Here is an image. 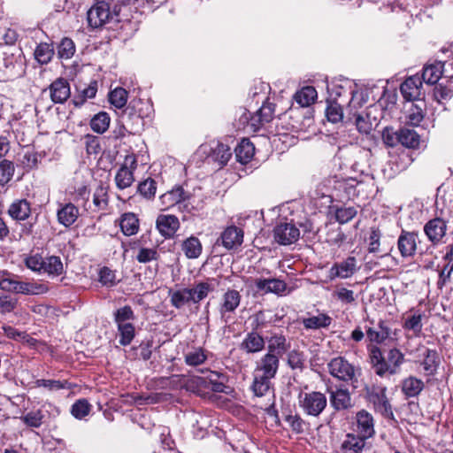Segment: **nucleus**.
Segmentation results:
<instances>
[{
	"mask_svg": "<svg viewBox=\"0 0 453 453\" xmlns=\"http://www.w3.org/2000/svg\"><path fill=\"white\" fill-rule=\"evenodd\" d=\"M370 359L375 373L384 377L395 375L400 372L404 362V355L400 349L392 348L384 356L379 347L372 346L370 349Z\"/></svg>",
	"mask_w": 453,
	"mask_h": 453,
	"instance_id": "nucleus-1",
	"label": "nucleus"
},
{
	"mask_svg": "<svg viewBox=\"0 0 453 453\" xmlns=\"http://www.w3.org/2000/svg\"><path fill=\"white\" fill-rule=\"evenodd\" d=\"M327 369L330 375L339 380L349 382L354 387L361 375V368L355 366L343 357L332 358L327 364Z\"/></svg>",
	"mask_w": 453,
	"mask_h": 453,
	"instance_id": "nucleus-2",
	"label": "nucleus"
},
{
	"mask_svg": "<svg viewBox=\"0 0 453 453\" xmlns=\"http://www.w3.org/2000/svg\"><path fill=\"white\" fill-rule=\"evenodd\" d=\"M298 404L306 415L318 417L326 409L327 399L325 394L319 391L301 392Z\"/></svg>",
	"mask_w": 453,
	"mask_h": 453,
	"instance_id": "nucleus-3",
	"label": "nucleus"
},
{
	"mask_svg": "<svg viewBox=\"0 0 453 453\" xmlns=\"http://www.w3.org/2000/svg\"><path fill=\"white\" fill-rule=\"evenodd\" d=\"M112 19L110 4L97 1L87 12L88 26L90 29H101Z\"/></svg>",
	"mask_w": 453,
	"mask_h": 453,
	"instance_id": "nucleus-4",
	"label": "nucleus"
},
{
	"mask_svg": "<svg viewBox=\"0 0 453 453\" xmlns=\"http://www.w3.org/2000/svg\"><path fill=\"white\" fill-rule=\"evenodd\" d=\"M386 387L372 386L367 388V398L374 409L385 418H393L391 404L386 395Z\"/></svg>",
	"mask_w": 453,
	"mask_h": 453,
	"instance_id": "nucleus-5",
	"label": "nucleus"
},
{
	"mask_svg": "<svg viewBox=\"0 0 453 453\" xmlns=\"http://www.w3.org/2000/svg\"><path fill=\"white\" fill-rule=\"evenodd\" d=\"M241 301V293L238 290L228 288L221 296L219 303V312L221 319L226 322L240 306Z\"/></svg>",
	"mask_w": 453,
	"mask_h": 453,
	"instance_id": "nucleus-6",
	"label": "nucleus"
},
{
	"mask_svg": "<svg viewBox=\"0 0 453 453\" xmlns=\"http://www.w3.org/2000/svg\"><path fill=\"white\" fill-rule=\"evenodd\" d=\"M274 239L280 245H290L298 241L300 230L293 223H280L273 230Z\"/></svg>",
	"mask_w": 453,
	"mask_h": 453,
	"instance_id": "nucleus-7",
	"label": "nucleus"
},
{
	"mask_svg": "<svg viewBox=\"0 0 453 453\" xmlns=\"http://www.w3.org/2000/svg\"><path fill=\"white\" fill-rule=\"evenodd\" d=\"M136 168V159L127 157L125 164L118 170L115 175V183L119 189L129 188L134 181V170Z\"/></svg>",
	"mask_w": 453,
	"mask_h": 453,
	"instance_id": "nucleus-8",
	"label": "nucleus"
},
{
	"mask_svg": "<svg viewBox=\"0 0 453 453\" xmlns=\"http://www.w3.org/2000/svg\"><path fill=\"white\" fill-rule=\"evenodd\" d=\"M446 232L447 224L441 218L430 219L424 226V233L434 246H436L442 242L443 237L446 235Z\"/></svg>",
	"mask_w": 453,
	"mask_h": 453,
	"instance_id": "nucleus-9",
	"label": "nucleus"
},
{
	"mask_svg": "<svg viewBox=\"0 0 453 453\" xmlns=\"http://www.w3.org/2000/svg\"><path fill=\"white\" fill-rule=\"evenodd\" d=\"M200 150L203 153H209L208 157L212 161L218 163L219 166L221 168L230 159L232 153L229 146L223 144L221 142L212 143L210 146L202 145L200 147Z\"/></svg>",
	"mask_w": 453,
	"mask_h": 453,
	"instance_id": "nucleus-10",
	"label": "nucleus"
},
{
	"mask_svg": "<svg viewBox=\"0 0 453 453\" xmlns=\"http://www.w3.org/2000/svg\"><path fill=\"white\" fill-rule=\"evenodd\" d=\"M356 270V258L349 257L345 260L333 265L328 271V278L330 280H334L336 278L348 279L355 273Z\"/></svg>",
	"mask_w": 453,
	"mask_h": 453,
	"instance_id": "nucleus-11",
	"label": "nucleus"
},
{
	"mask_svg": "<svg viewBox=\"0 0 453 453\" xmlns=\"http://www.w3.org/2000/svg\"><path fill=\"white\" fill-rule=\"evenodd\" d=\"M219 285V281L218 279L209 278L205 281L196 283L193 288H188V290L190 291L191 303H200L209 293L213 292Z\"/></svg>",
	"mask_w": 453,
	"mask_h": 453,
	"instance_id": "nucleus-12",
	"label": "nucleus"
},
{
	"mask_svg": "<svg viewBox=\"0 0 453 453\" xmlns=\"http://www.w3.org/2000/svg\"><path fill=\"white\" fill-rule=\"evenodd\" d=\"M254 285L257 292L262 294L273 293L280 296L287 289V284L283 280L275 278H257L254 280Z\"/></svg>",
	"mask_w": 453,
	"mask_h": 453,
	"instance_id": "nucleus-13",
	"label": "nucleus"
},
{
	"mask_svg": "<svg viewBox=\"0 0 453 453\" xmlns=\"http://www.w3.org/2000/svg\"><path fill=\"white\" fill-rule=\"evenodd\" d=\"M401 93L404 99L412 102L418 100L422 95V80L418 75L407 78L400 87Z\"/></svg>",
	"mask_w": 453,
	"mask_h": 453,
	"instance_id": "nucleus-14",
	"label": "nucleus"
},
{
	"mask_svg": "<svg viewBox=\"0 0 453 453\" xmlns=\"http://www.w3.org/2000/svg\"><path fill=\"white\" fill-rule=\"evenodd\" d=\"M243 235L242 228L234 225L228 226L220 234L221 243L226 250L237 249L243 242Z\"/></svg>",
	"mask_w": 453,
	"mask_h": 453,
	"instance_id": "nucleus-15",
	"label": "nucleus"
},
{
	"mask_svg": "<svg viewBox=\"0 0 453 453\" xmlns=\"http://www.w3.org/2000/svg\"><path fill=\"white\" fill-rule=\"evenodd\" d=\"M265 338L257 331L249 332L240 343V349L247 354H254L265 349Z\"/></svg>",
	"mask_w": 453,
	"mask_h": 453,
	"instance_id": "nucleus-16",
	"label": "nucleus"
},
{
	"mask_svg": "<svg viewBox=\"0 0 453 453\" xmlns=\"http://www.w3.org/2000/svg\"><path fill=\"white\" fill-rule=\"evenodd\" d=\"M418 234L403 230L398 237L397 248L403 257H413L417 250Z\"/></svg>",
	"mask_w": 453,
	"mask_h": 453,
	"instance_id": "nucleus-17",
	"label": "nucleus"
},
{
	"mask_svg": "<svg viewBox=\"0 0 453 453\" xmlns=\"http://www.w3.org/2000/svg\"><path fill=\"white\" fill-rule=\"evenodd\" d=\"M357 432L363 438L369 439L375 434L374 419L371 413L361 410L356 414Z\"/></svg>",
	"mask_w": 453,
	"mask_h": 453,
	"instance_id": "nucleus-18",
	"label": "nucleus"
},
{
	"mask_svg": "<svg viewBox=\"0 0 453 453\" xmlns=\"http://www.w3.org/2000/svg\"><path fill=\"white\" fill-rule=\"evenodd\" d=\"M50 96L54 104L65 103L71 95L69 82L64 78H58L49 87Z\"/></svg>",
	"mask_w": 453,
	"mask_h": 453,
	"instance_id": "nucleus-19",
	"label": "nucleus"
},
{
	"mask_svg": "<svg viewBox=\"0 0 453 453\" xmlns=\"http://www.w3.org/2000/svg\"><path fill=\"white\" fill-rule=\"evenodd\" d=\"M328 392L330 403L335 411H345L353 406L349 389L339 388L335 390H329Z\"/></svg>",
	"mask_w": 453,
	"mask_h": 453,
	"instance_id": "nucleus-20",
	"label": "nucleus"
},
{
	"mask_svg": "<svg viewBox=\"0 0 453 453\" xmlns=\"http://www.w3.org/2000/svg\"><path fill=\"white\" fill-rule=\"evenodd\" d=\"M156 226L165 238H171L180 228V221L174 215L162 214L157 217Z\"/></svg>",
	"mask_w": 453,
	"mask_h": 453,
	"instance_id": "nucleus-21",
	"label": "nucleus"
},
{
	"mask_svg": "<svg viewBox=\"0 0 453 453\" xmlns=\"http://www.w3.org/2000/svg\"><path fill=\"white\" fill-rule=\"evenodd\" d=\"M280 357L277 355L266 353L257 365L255 372L265 375V377L274 378L279 369Z\"/></svg>",
	"mask_w": 453,
	"mask_h": 453,
	"instance_id": "nucleus-22",
	"label": "nucleus"
},
{
	"mask_svg": "<svg viewBox=\"0 0 453 453\" xmlns=\"http://www.w3.org/2000/svg\"><path fill=\"white\" fill-rule=\"evenodd\" d=\"M332 321L333 319L329 315L319 311H317L316 314L308 313L306 318L302 319V324L306 330L327 328Z\"/></svg>",
	"mask_w": 453,
	"mask_h": 453,
	"instance_id": "nucleus-23",
	"label": "nucleus"
},
{
	"mask_svg": "<svg viewBox=\"0 0 453 453\" xmlns=\"http://www.w3.org/2000/svg\"><path fill=\"white\" fill-rule=\"evenodd\" d=\"M267 343V353L277 355L279 357L290 349V342H288L286 336L279 333L271 334Z\"/></svg>",
	"mask_w": 453,
	"mask_h": 453,
	"instance_id": "nucleus-24",
	"label": "nucleus"
},
{
	"mask_svg": "<svg viewBox=\"0 0 453 453\" xmlns=\"http://www.w3.org/2000/svg\"><path fill=\"white\" fill-rule=\"evenodd\" d=\"M188 197V194L184 191V189L178 186L173 188L172 190L163 194L160 196V202L163 206H165L164 210L169 209L176 204L180 203L185 201Z\"/></svg>",
	"mask_w": 453,
	"mask_h": 453,
	"instance_id": "nucleus-25",
	"label": "nucleus"
},
{
	"mask_svg": "<svg viewBox=\"0 0 453 453\" xmlns=\"http://www.w3.org/2000/svg\"><path fill=\"white\" fill-rule=\"evenodd\" d=\"M274 110L275 107L273 103L265 102L257 111L256 115L251 117V126L255 128H258L265 123L270 122L273 119Z\"/></svg>",
	"mask_w": 453,
	"mask_h": 453,
	"instance_id": "nucleus-26",
	"label": "nucleus"
},
{
	"mask_svg": "<svg viewBox=\"0 0 453 453\" xmlns=\"http://www.w3.org/2000/svg\"><path fill=\"white\" fill-rule=\"evenodd\" d=\"M391 329L388 326L385 321L380 320L377 327H368L366 329V335L372 342L377 344L384 342L390 337Z\"/></svg>",
	"mask_w": 453,
	"mask_h": 453,
	"instance_id": "nucleus-27",
	"label": "nucleus"
},
{
	"mask_svg": "<svg viewBox=\"0 0 453 453\" xmlns=\"http://www.w3.org/2000/svg\"><path fill=\"white\" fill-rule=\"evenodd\" d=\"M58 222L68 227L72 226L79 217V209L73 203H65L57 213Z\"/></svg>",
	"mask_w": 453,
	"mask_h": 453,
	"instance_id": "nucleus-28",
	"label": "nucleus"
},
{
	"mask_svg": "<svg viewBox=\"0 0 453 453\" xmlns=\"http://www.w3.org/2000/svg\"><path fill=\"white\" fill-rule=\"evenodd\" d=\"M425 384L422 380L414 376H409L402 381V392L403 395L410 397L418 396L424 389Z\"/></svg>",
	"mask_w": 453,
	"mask_h": 453,
	"instance_id": "nucleus-29",
	"label": "nucleus"
},
{
	"mask_svg": "<svg viewBox=\"0 0 453 453\" xmlns=\"http://www.w3.org/2000/svg\"><path fill=\"white\" fill-rule=\"evenodd\" d=\"M366 438L352 434H348L342 444L343 453H362L365 446Z\"/></svg>",
	"mask_w": 453,
	"mask_h": 453,
	"instance_id": "nucleus-30",
	"label": "nucleus"
},
{
	"mask_svg": "<svg viewBox=\"0 0 453 453\" xmlns=\"http://www.w3.org/2000/svg\"><path fill=\"white\" fill-rule=\"evenodd\" d=\"M396 140L409 149H417L420 143V136L416 131L409 128H401L395 133Z\"/></svg>",
	"mask_w": 453,
	"mask_h": 453,
	"instance_id": "nucleus-31",
	"label": "nucleus"
},
{
	"mask_svg": "<svg viewBox=\"0 0 453 453\" xmlns=\"http://www.w3.org/2000/svg\"><path fill=\"white\" fill-rule=\"evenodd\" d=\"M8 213L13 219L25 220L31 213L30 203L25 199L17 200L10 205Z\"/></svg>",
	"mask_w": 453,
	"mask_h": 453,
	"instance_id": "nucleus-32",
	"label": "nucleus"
},
{
	"mask_svg": "<svg viewBox=\"0 0 453 453\" xmlns=\"http://www.w3.org/2000/svg\"><path fill=\"white\" fill-rule=\"evenodd\" d=\"M444 63L441 61L428 65L424 67L421 80L427 84H435L443 73Z\"/></svg>",
	"mask_w": 453,
	"mask_h": 453,
	"instance_id": "nucleus-33",
	"label": "nucleus"
},
{
	"mask_svg": "<svg viewBox=\"0 0 453 453\" xmlns=\"http://www.w3.org/2000/svg\"><path fill=\"white\" fill-rule=\"evenodd\" d=\"M423 314L419 311L409 315L403 319V328L405 331L411 332L414 336H420L423 328Z\"/></svg>",
	"mask_w": 453,
	"mask_h": 453,
	"instance_id": "nucleus-34",
	"label": "nucleus"
},
{
	"mask_svg": "<svg viewBox=\"0 0 453 453\" xmlns=\"http://www.w3.org/2000/svg\"><path fill=\"white\" fill-rule=\"evenodd\" d=\"M424 359L421 365L427 375H434L440 365V357L436 350L426 349L424 352Z\"/></svg>",
	"mask_w": 453,
	"mask_h": 453,
	"instance_id": "nucleus-35",
	"label": "nucleus"
},
{
	"mask_svg": "<svg viewBox=\"0 0 453 453\" xmlns=\"http://www.w3.org/2000/svg\"><path fill=\"white\" fill-rule=\"evenodd\" d=\"M234 151L237 160L242 164H247L254 156L255 147L249 139H242Z\"/></svg>",
	"mask_w": 453,
	"mask_h": 453,
	"instance_id": "nucleus-36",
	"label": "nucleus"
},
{
	"mask_svg": "<svg viewBox=\"0 0 453 453\" xmlns=\"http://www.w3.org/2000/svg\"><path fill=\"white\" fill-rule=\"evenodd\" d=\"M120 228L127 236L135 234L139 230V219L134 213H124L120 219Z\"/></svg>",
	"mask_w": 453,
	"mask_h": 453,
	"instance_id": "nucleus-37",
	"label": "nucleus"
},
{
	"mask_svg": "<svg viewBox=\"0 0 453 453\" xmlns=\"http://www.w3.org/2000/svg\"><path fill=\"white\" fill-rule=\"evenodd\" d=\"M317 96V91L313 87L306 86L295 94L294 99L300 106L307 107L315 102Z\"/></svg>",
	"mask_w": 453,
	"mask_h": 453,
	"instance_id": "nucleus-38",
	"label": "nucleus"
},
{
	"mask_svg": "<svg viewBox=\"0 0 453 453\" xmlns=\"http://www.w3.org/2000/svg\"><path fill=\"white\" fill-rule=\"evenodd\" d=\"M181 250L188 258H197L202 253V244L198 238L190 236L181 244Z\"/></svg>",
	"mask_w": 453,
	"mask_h": 453,
	"instance_id": "nucleus-39",
	"label": "nucleus"
},
{
	"mask_svg": "<svg viewBox=\"0 0 453 453\" xmlns=\"http://www.w3.org/2000/svg\"><path fill=\"white\" fill-rule=\"evenodd\" d=\"M54 48L52 44L42 42L35 50L34 55L36 61L41 65L50 63L54 56Z\"/></svg>",
	"mask_w": 453,
	"mask_h": 453,
	"instance_id": "nucleus-40",
	"label": "nucleus"
},
{
	"mask_svg": "<svg viewBox=\"0 0 453 453\" xmlns=\"http://www.w3.org/2000/svg\"><path fill=\"white\" fill-rule=\"evenodd\" d=\"M42 273L49 275H60L63 273V264L59 257L50 256L43 257Z\"/></svg>",
	"mask_w": 453,
	"mask_h": 453,
	"instance_id": "nucleus-41",
	"label": "nucleus"
},
{
	"mask_svg": "<svg viewBox=\"0 0 453 453\" xmlns=\"http://www.w3.org/2000/svg\"><path fill=\"white\" fill-rule=\"evenodd\" d=\"M272 379L271 377H265V375L255 372L252 384V390L255 395L257 396L265 395L270 389Z\"/></svg>",
	"mask_w": 453,
	"mask_h": 453,
	"instance_id": "nucleus-42",
	"label": "nucleus"
},
{
	"mask_svg": "<svg viewBox=\"0 0 453 453\" xmlns=\"http://www.w3.org/2000/svg\"><path fill=\"white\" fill-rule=\"evenodd\" d=\"M58 58L62 60H68L73 57L76 52L74 42L69 37H64L58 47Z\"/></svg>",
	"mask_w": 453,
	"mask_h": 453,
	"instance_id": "nucleus-43",
	"label": "nucleus"
},
{
	"mask_svg": "<svg viewBox=\"0 0 453 453\" xmlns=\"http://www.w3.org/2000/svg\"><path fill=\"white\" fill-rule=\"evenodd\" d=\"M111 118L105 111H100L90 120L91 129L97 134H104L110 126Z\"/></svg>",
	"mask_w": 453,
	"mask_h": 453,
	"instance_id": "nucleus-44",
	"label": "nucleus"
},
{
	"mask_svg": "<svg viewBox=\"0 0 453 453\" xmlns=\"http://www.w3.org/2000/svg\"><path fill=\"white\" fill-rule=\"evenodd\" d=\"M325 113L326 119L334 124L341 122L343 119V111L341 104L333 100L326 101Z\"/></svg>",
	"mask_w": 453,
	"mask_h": 453,
	"instance_id": "nucleus-45",
	"label": "nucleus"
},
{
	"mask_svg": "<svg viewBox=\"0 0 453 453\" xmlns=\"http://www.w3.org/2000/svg\"><path fill=\"white\" fill-rule=\"evenodd\" d=\"M170 302L176 309L182 308L185 304L191 303L190 291L188 290V288H185L171 292Z\"/></svg>",
	"mask_w": 453,
	"mask_h": 453,
	"instance_id": "nucleus-46",
	"label": "nucleus"
},
{
	"mask_svg": "<svg viewBox=\"0 0 453 453\" xmlns=\"http://www.w3.org/2000/svg\"><path fill=\"white\" fill-rule=\"evenodd\" d=\"M118 326V331L119 334V342L123 346H127L131 343L133 341L134 334H135V329L132 323L128 324H120Z\"/></svg>",
	"mask_w": 453,
	"mask_h": 453,
	"instance_id": "nucleus-47",
	"label": "nucleus"
},
{
	"mask_svg": "<svg viewBox=\"0 0 453 453\" xmlns=\"http://www.w3.org/2000/svg\"><path fill=\"white\" fill-rule=\"evenodd\" d=\"M185 363L190 366H196L203 364L207 359L205 351L201 348L194 349L185 354Z\"/></svg>",
	"mask_w": 453,
	"mask_h": 453,
	"instance_id": "nucleus-48",
	"label": "nucleus"
},
{
	"mask_svg": "<svg viewBox=\"0 0 453 453\" xmlns=\"http://www.w3.org/2000/svg\"><path fill=\"white\" fill-rule=\"evenodd\" d=\"M406 123L411 126H418L424 119L422 107L416 104H411L406 111Z\"/></svg>",
	"mask_w": 453,
	"mask_h": 453,
	"instance_id": "nucleus-49",
	"label": "nucleus"
},
{
	"mask_svg": "<svg viewBox=\"0 0 453 453\" xmlns=\"http://www.w3.org/2000/svg\"><path fill=\"white\" fill-rule=\"evenodd\" d=\"M109 101L116 108H123L127 102V91L123 88H116L110 92Z\"/></svg>",
	"mask_w": 453,
	"mask_h": 453,
	"instance_id": "nucleus-50",
	"label": "nucleus"
},
{
	"mask_svg": "<svg viewBox=\"0 0 453 453\" xmlns=\"http://www.w3.org/2000/svg\"><path fill=\"white\" fill-rule=\"evenodd\" d=\"M43 418L44 414L41 410L31 411L20 418L24 424L35 428H38L42 425Z\"/></svg>",
	"mask_w": 453,
	"mask_h": 453,
	"instance_id": "nucleus-51",
	"label": "nucleus"
},
{
	"mask_svg": "<svg viewBox=\"0 0 453 453\" xmlns=\"http://www.w3.org/2000/svg\"><path fill=\"white\" fill-rule=\"evenodd\" d=\"M137 189L144 198L151 199L156 195L157 182L151 178H147L138 185Z\"/></svg>",
	"mask_w": 453,
	"mask_h": 453,
	"instance_id": "nucleus-52",
	"label": "nucleus"
},
{
	"mask_svg": "<svg viewBox=\"0 0 453 453\" xmlns=\"http://www.w3.org/2000/svg\"><path fill=\"white\" fill-rule=\"evenodd\" d=\"M90 410L89 403L86 399H80L72 405L71 413L76 418L81 419L88 415Z\"/></svg>",
	"mask_w": 453,
	"mask_h": 453,
	"instance_id": "nucleus-53",
	"label": "nucleus"
},
{
	"mask_svg": "<svg viewBox=\"0 0 453 453\" xmlns=\"http://www.w3.org/2000/svg\"><path fill=\"white\" fill-rule=\"evenodd\" d=\"M14 173V165L12 161L4 159L0 162V185L8 183Z\"/></svg>",
	"mask_w": 453,
	"mask_h": 453,
	"instance_id": "nucleus-54",
	"label": "nucleus"
},
{
	"mask_svg": "<svg viewBox=\"0 0 453 453\" xmlns=\"http://www.w3.org/2000/svg\"><path fill=\"white\" fill-rule=\"evenodd\" d=\"M93 203L98 211L105 210L108 206V193L107 189L99 186L93 196Z\"/></svg>",
	"mask_w": 453,
	"mask_h": 453,
	"instance_id": "nucleus-55",
	"label": "nucleus"
},
{
	"mask_svg": "<svg viewBox=\"0 0 453 453\" xmlns=\"http://www.w3.org/2000/svg\"><path fill=\"white\" fill-rule=\"evenodd\" d=\"M134 319L132 308L128 305L118 309L114 313V320L117 325L131 323Z\"/></svg>",
	"mask_w": 453,
	"mask_h": 453,
	"instance_id": "nucleus-56",
	"label": "nucleus"
},
{
	"mask_svg": "<svg viewBox=\"0 0 453 453\" xmlns=\"http://www.w3.org/2000/svg\"><path fill=\"white\" fill-rule=\"evenodd\" d=\"M357 212L355 207H341L336 210L335 218L340 224H345L351 220L357 215Z\"/></svg>",
	"mask_w": 453,
	"mask_h": 453,
	"instance_id": "nucleus-57",
	"label": "nucleus"
},
{
	"mask_svg": "<svg viewBox=\"0 0 453 453\" xmlns=\"http://www.w3.org/2000/svg\"><path fill=\"white\" fill-rule=\"evenodd\" d=\"M447 263L443 265L442 269L439 273V279L437 281V287L442 289L443 287L449 281L451 273H453V262L446 261Z\"/></svg>",
	"mask_w": 453,
	"mask_h": 453,
	"instance_id": "nucleus-58",
	"label": "nucleus"
},
{
	"mask_svg": "<svg viewBox=\"0 0 453 453\" xmlns=\"http://www.w3.org/2000/svg\"><path fill=\"white\" fill-rule=\"evenodd\" d=\"M23 64L20 59V55L19 56V58H13V56L12 57V59L9 58H4V66L6 69L10 70V74L12 76H20L23 73Z\"/></svg>",
	"mask_w": 453,
	"mask_h": 453,
	"instance_id": "nucleus-59",
	"label": "nucleus"
},
{
	"mask_svg": "<svg viewBox=\"0 0 453 453\" xmlns=\"http://www.w3.org/2000/svg\"><path fill=\"white\" fill-rule=\"evenodd\" d=\"M284 419L294 432L297 434L303 432L305 422L298 414H288Z\"/></svg>",
	"mask_w": 453,
	"mask_h": 453,
	"instance_id": "nucleus-60",
	"label": "nucleus"
},
{
	"mask_svg": "<svg viewBox=\"0 0 453 453\" xmlns=\"http://www.w3.org/2000/svg\"><path fill=\"white\" fill-rule=\"evenodd\" d=\"M36 385L38 387H43L50 391H58L62 388H68V382L66 380H37Z\"/></svg>",
	"mask_w": 453,
	"mask_h": 453,
	"instance_id": "nucleus-61",
	"label": "nucleus"
},
{
	"mask_svg": "<svg viewBox=\"0 0 453 453\" xmlns=\"http://www.w3.org/2000/svg\"><path fill=\"white\" fill-rule=\"evenodd\" d=\"M434 94L439 103L447 101L453 96V86H446L441 83L435 87Z\"/></svg>",
	"mask_w": 453,
	"mask_h": 453,
	"instance_id": "nucleus-62",
	"label": "nucleus"
},
{
	"mask_svg": "<svg viewBox=\"0 0 453 453\" xmlns=\"http://www.w3.org/2000/svg\"><path fill=\"white\" fill-rule=\"evenodd\" d=\"M84 145L88 154H97L101 150L100 140L97 136L86 134L84 136Z\"/></svg>",
	"mask_w": 453,
	"mask_h": 453,
	"instance_id": "nucleus-63",
	"label": "nucleus"
},
{
	"mask_svg": "<svg viewBox=\"0 0 453 453\" xmlns=\"http://www.w3.org/2000/svg\"><path fill=\"white\" fill-rule=\"evenodd\" d=\"M268 320L265 311H258L252 317L251 331H257L259 334L266 327Z\"/></svg>",
	"mask_w": 453,
	"mask_h": 453,
	"instance_id": "nucleus-64",
	"label": "nucleus"
}]
</instances>
